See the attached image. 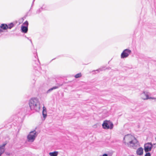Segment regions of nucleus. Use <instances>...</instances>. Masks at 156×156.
Listing matches in <instances>:
<instances>
[{"label":"nucleus","instance_id":"1","mask_svg":"<svg viewBox=\"0 0 156 156\" xmlns=\"http://www.w3.org/2000/svg\"><path fill=\"white\" fill-rule=\"evenodd\" d=\"M29 104L31 110L38 111L40 108V103L37 98H32L29 101Z\"/></svg>","mask_w":156,"mask_h":156},{"label":"nucleus","instance_id":"2","mask_svg":"<svg viewBox=\"0 0 156 156\" xmlns=\"http://www.w3.org/2000/svg\"><path fill=\"white\" fill-rule=\"evenodd\" d=\"M102 126L104 129H112L113 127V124L112 122L110 121L105 120L104 121Z\"/></svg>","mask_w":156,"mask_h":156},{"label":"nucleus","instance_id":"3","mask_svg":"<svg viewBox=\"0 0 156 156\" xmlns=\"http://www.w3.org/2000/svg\"><path fill=\"white\" fill-rule=\"evenodd\" d=\"M36 132L35 130L33 131L30 132L27 136V139L29 141L33 142L34 141L37 136Z\"/></svg>","mask_w":156,"mask_h":156},{"label":"nucleus","instance_id":"4","mask_svg":"<svg viewBox=\"0 0 156 156\" xmlns=\"http://www.w3.org/2000/svg\"><path fill=\"white\" fill-rule=\"evenodd\" d=\"M131 52V51L130 50L128 49L124 50L121 54V58H124L127 57Z\"/></svg>","mask_w":156,"mask_h":156},{"label":"nucleus","instance_id":"5","mask_svg":"<svg viewBox=\"0 0 156 156\" xmlns=\"http://www.w3.org/2000/svg\"><path fill=\"white\" fill-rule=\"evenodd\" d=\"M144 150L146 152H148L151 151L153 147V144L151 143H147L144 144Z\"/></svg>","mask_w":156,"mask_h":156},{"label":"nucleus","instance_id":"6","mask_svg":"<svg viewBox=\"0 0 156 156\" xmlns=\"http://www.w3.org/2000/svg\"><path fill=\"white\" fill-rule=\"evenodd\" d=\"M36 53H37L36 55H34L35 59L34 60L33 63V66L35 70L36 69L35 68L38 67L40 64L39 60L37 58V52H36Z\"/></svg>","mask_w":156,"mask_h":156},{"label":"nucleus","instance_id":"7","mask_svg":"<svg viewBox=\"0 0 156 156\" xmlns=\"http://www.w3.org/2000/svg\"><path fill=\"white\" fill-rule=\"evenodd\" d=\"M149 94L148 92L144 91L140 95L141 98L144 100L148 99Z\"/></svg>","mask_w":156,"mask_h":156},{"label":"nucleus","instance_id":"8","mask_svg":"<svg viewBox=\"0 0 156 156\" xmlns=\"http://www.w3.org/2000/svg\"><path fill=\"white\" fill-rule=\"evenodd\" d=\"M137 142L136 139L134 138V139L132 140H131L129 142V143H127V144L128 146H130V147H133L134 146H135Z\"/></svg>","mask_w":156,"mask_h":156},{"label":"nucleus","instance_id":"9","mask_svg":"<svg viewBox=\"0 0 156 156\" xmlns=\"http://www.w3.org/2000/svg\"><path fill=\"white\" fill-rule=\"evenodd\" d=\"M6 145V144H4L2 145H0V156L5 152V147Z\"/></svg>","mask_w":156,"mask_h":156},{"label":"nucleus","instance_id":"10","mask_svg":"<svg viewBox=\"0 0 156 156\" xmlns=\"http://www.w3.org/2000/svg\"><path fill=\"white\" fill-rule=\"evenodd\" d=\"M62 84H60L58 83L57 84V86H54L52 88H50L47 91V93H49L51 92L53 90L55 89L58 88L60 86L62 85Z\"/></svg>","mask_w":156,"mask_h":156},{"label":"nucleus","instance_id":"11","mask_svg":"<svg viewBox=\"0 0 156 156\" xmlns=\"http://www.w3.org/2000/svg\"><path fill=\"white\" fill-rule=\"evenodd\" d=\"M136 153L138 155H142L143 154V148L141 147H139L137 150Z\"/></svg>","mask_w":156,"mask_h":156},{"label":"nucleus","instance_id":"12","mask_svg":"<svg viewBox=\"0 0 156 156\" xmlns=\"http://www.w3.org/2000/svg\"><path fill=\"white\" fill-rule=\"evenodd\" d=\"M21 31L23 33H27L28 31V27L22 25L21 26Z\"/></svg>","mask_w":156,"mask_h":156},{"label":"nucleus","instance_id":"13","mask_svg":"<svg viewBox=\"0 0 156 156\" xmlns=\"http://www.w3.org/2000/svg\"><path fill=\"white\" fill-rule=\"evenodd\" d=\"M0 28L3 30H6L8 29L7 25L6 24H2L0 26Z\"/></svg>","mask_w":156,"mask_h":156},{"label":"nucleus","instance_id":"14","mask_svg":"<svg viewBox=\"0 0 156 156\" xmlns=\"http://www.w3.org/2000/svg\"><path fill=\"white\" fill-rule=\"evenodd\" d=\"M42 114L43 115V117L45 118L47 116V113H46V108L44 107H43V111L42 112Z\"/></svg>","mask_w":156,"mask_h":156},{"label":"nucleus","instance_id":"15","mask_svg":"<svg viewBox=\"0 0 156 156\" xmlns=\"http://www.w3.org/2000/svg\"><path fill=\"white\" fill-rule=\"evenodd\" d=\"M58 154V152L56 151L49 153V154L50 156H57Z\"/></svg>","mask_w":156,"mask_h":156},{"label":"nucleus","instance_id":"16","mask_svg":"<svg viewBox=\"0 0 156 156\" xmlns=\"http://www.w3.org/2000/svg\"><path fill=\"white\" fill-rule=\"evenodd\" d=\"M14 26V24L12 23H11L7 25L8 29H11Z\"/></svg>","mask_w":156,"mask_h":156},{"label":"nucleus","instance_id":"17","mask_svg":"<svg viewBox=\"0 0 156 156\" xmlns=\"http://www.w3.org/2000/svg\"><path fill=\"white\" fill-rule=\"evenodd\" d=\"M44 5H43L40 8L37 9V10L36 11V14H39L42 11V10L43 9H44L43 8L44 7Z\"/></svg>","mask_w":156,"mask_h":156},{"label":"nucleus","instance_id":"18","mask_svg":"<svg viewBox=\"0 0 156 156\" xmlns=\"http://www.w3.org/2000/svg\"><path fill=\"white\" fill-rule=\"evenodd\" d=\"M131 137L130 136H129V135H127L125 136L123 138V142L125 144H126V142L125 141V138H130V137Z\"/></svg>","mask_w":156,"mask_h":156},{"label":"nucleus","instance_id":"19","mask_svg":"<svg viewBox=\"0 0 156 156\" xmlns=\"http://www.w3.org/2000/svg\"><path fill=\"white\" fill-rule=\"evenodd\" d=\"M82 76L81 74L80 73H79L76 74L75 75L74 77L75 78H80Z\"/></svg>","mask_w":156,"mask_h":156},{"label":"nucleus","instance_id":"20","mask_svg":"<svg viewBox=\"0 0 156 156\" xmlns=\"http://www.w3.org/2000/svg\"><path fill=\"white\" fill-rule=\"evenodd\" d=\"M103 70V69H99L96 70H94V71H97L98 73V72H99L101 71H102Z\"/></svg>","mask_w":156,"mask_h":156},{"label":"nucleus","instance_id":"21","mask_svg":"<svg viewBox=\"0 0 156 156\" xmlns=\"http://www.w3.org/2000/svg\"><path fill=\"white\" fill-rule=\"evenodd\" d=\"M23 24L25 25H26V26L28 27V22L27 21H26L24 23H23Z\"/></svg>","mask_w":156,"mask_h":156},{"label":"nucleus","instance_id":"22","mask_svg":"<svg viewBox=\"0 0 156 156\" xmlns=\"http://www.w3.org/2000/svg\"><path fill=\"white\" fill-rule=\"evenodd\" d=\"M146 153L145 154V156H151V154L149 152H146Z\"/></svg>","mask_w":156,"mask_h":156},{"label":"nucleus","instance_id":"23","mask_svg":"<svg viewBox=\"0 0 156 156\" xmlns=\"http://www.w3.org/2000/svg\"><path fill=\"white\" fill-rule=\"evenodd\" d=\"M148 99H155L156 98L154 97H150L148 96Z\"/></svg>","mask_w":156,"mask_h":156},{"label":"nucleus","instance_id":"24","mask_svg":"<svg viewBox=\"0 0 156 156\" xmlns=\"http://www.w3.org/2000/svg\"><path fill=\"white\" fill-rule=\"evenodd\" d=\"M3 29L0 28V33L3 32Z\"/></svg>","mask_w":156,"mask_h":156},{"label":"nucleus","instance_id":"25","mask_svg":"<svg viewBox=\"0 0 156 156\" xmlns=\"http://www.w3.org/2000/svg\"><path fill=\"white\" fill-rule=\"evenodd\" d=\"M5 154H6L7 155H10V153H9V152H6V153H5Z\"/></svg>","mask_w":156,"mask_h":156},{"label":"nucleus","instance_id":"26","mask_svg":"<svg viewBox=\"0 0 156 156\" xmlns=\"http://www.w3.org/2000/svg\"><path fill=\"white\" fill-rule=\"evenodd\" d=\"M102 156H108V155L107 154H104Z\"/></svg>","mask_w":156,"mask_h":156},{"label":"nucleus","instance_id":"27","mask_svg":"<svg viewBox=\"0 0 156 156\" xmlns=\"http://www.w3.org/2000/svg\"><path fill=\"white\" fill-rule=\"evenodd\" d=\"M35 0H33V2H32V6H31V7H32V6L33 5V4H34V1H35ZM32 7H31V8Z\"/></svg>","mask_w":156,"mask_h":156},{"label":"nucleus","instance_id":"28","mask_svg":"<svg viewBox=\"0 0 156 156\" xmlns=\"http://www.w3.org/2000/svg\"><path fill=\"white\" fill-rule=\"evenodd\" d=\"M30 41L31 43L33 45V44L32 43V41L31 40H30Z\"/></svg>","mask_w":156,"mask_h":156},{"label":"nucleus","instance_id":"29","mask_svg":"<svg viewBox=\"0 0 156 156\" xmlns=\"http://www.w3.org/2000/svg\"><path fill=\"white\" fill-rule=\"evenodd\" d=\"M155 144H153V145H155Z\"/></svg>","mask_w":156,"mask_h":156},{"label":"nucleus","instance_id":"30","mask_svg":"<svg viewBox=\"0 0 156 156\" xmlns=\"http://www.w3.org/2000/svg\"><path fill=\"white\" fill-rule=\"evenodd\" d=\"M27 39H29V38H28V37H27Z\"/></svg>","mask_w":156,"mask_h":156}]
</instances>
